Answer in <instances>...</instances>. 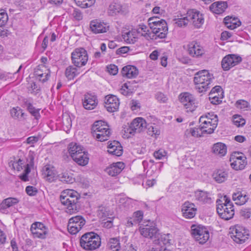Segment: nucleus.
Masks as SVG:
<instances>
[{"mask_svg":"<svg viewBox=\"0 0 251 251\" xmlns=\"http://www.w3.org/2000/svg\"><path fill=\"white\" fill-rule=\"evenodd\" d=\"M214 77L207 70H203L196 73L193 78L195 89L200 93H204L212 86Z\"/></svg>","mask_w":251,"mask_h":251,"instance_id":"obj_1","label":"nucleus"},{"mask_svg":"<svg viewBox=\"0 0 251 251\" xmlns=\"http://www.w3.org/2000/svg\"><path fill=\"white\" fill-rule=\"evenodd\" d=\"M60 198L61 203L67 206V213L72 214L77 211V203L79 196L76 191L71 189L65 190L61 193Z\"/></svg>","mask_w":251,"mask_h":251,"instance_id":"obj_2","label":"nucleus"},{"mask_svg":"<svg viewBox=\"0 0 251 251\" xmlns=\"http://www.w3.org/2000/svg\"><path fill=\"white\" fill-rule=\"evenodd\" d=\"M217 211L221 218L226 220L231 219L234 215L233 205L226 195L217 200Z\"/></svg>","mask_w":251,"mask_h":251,"instance_id":"obj_3","label":"nucleus"},{"mask_svg":"<svg viewBox=\"0 0 251 251\" xmlns=\"http://www.w3.org/2000/svg\"><path fill=\"white\" fill-rule=\"evenodd\" d=\"M201 123L200 129L202 134L212 133L218 125V116L213 113H207L201 116L199 119Z\"/></svg>","mask_w":251,"mask_h":251,"instance_id":"obj_4","label":"nucleus"},{"mask_svg":"<svg viewBox=\"0 0 251 251\" xmlns=\"http://www.w3.org/2000/svg\"><path fill=\"white\" fill-rule=\"evenodd\" d=\"M101 239L99 235L93 232L83 234L80 239V246L87 251H94L100 246Z\"/></svg>","mask_w":251,"mask_h":251,"instance_id":"obj_5","label":"nucleus"},{"mask_svg":"<svg viewBox=\"0 0 251 251\" xmlns=\"http://www.w3.org/2000/svg\"><path fill=\"white\" fill-rule=\"evenodd\" d=\"M92 134L97 140L103 142L108 139L111 132L107 124L100 120L94 123L92 127Z\"/></svg>","mask_w":251,"mask_h":251,"instance_id":"obj_6","label":"nucleus"},{"mask_svg":"<svg viewBox=\"0 0 251 251\" xmlns=\"http://www.w3.org/2000/svg\"><path fill=\"white\" fill-rule=\"evenodd\" d=\"M147 127V123L145 119L141 117L134 119L130 125L124 128V135L128 138L136 133H140Z\"/></svg>","mask_w":251,"mask_h":251,"instance_id":"obj_7","label":"nucleus"},{"mask_svg":"<svg viewBox=\"0 0 251 251\" xmlns=\"http://www.w3.org/2000/svg\"><path fill=\"white\" fill-rule=\"evenodd\" d=\"M178 100L187 112H193L198 106L196 98L190 93H180L178 96Z\"/></svg>","mask_w":251,"mask_h":251,"instance_id":"obj_8","label":"nucleus"},{"mask_svg":"<svg viewBox=\"0 0 251 251\" xmlns=\"http://www.w3.org/2000/svg\"><path fill=\"white\" fill-rule=\"evenodd\" d=\"M191 234L194 238L203 244L209 238V233L206 227L201 225H193L191 227Z\"/></svg>","mask_w":251,"mask_h":251,"instance_id":"obj_9","label":"nucleus"},{"mask_svg":"<svg viewBox=\"0 0 251 251\" xmlns=\"http://www.w3.org/2000/svg\"><path fill=\"white\" fill-rule=\"evenodd\" d=\"M71 55L72 63L77 68L85 66L88 60L87 52L83 48L76 49Z\"/></svg>","mask_w":251,"mask_h":251,"instance_id":"obj_10","label":"nucleus"},{"mask_svg":"<svg viewBox=\"0 0 251 251\" xmlns=\"http://www.w3.org/2000/svg\"><path fill=\"white\" fill-rule=\"evenodd\" d=\"M86 221L81 216H76L70 218L68 224V231L71 234L78 233L85 225Z\"/></svg>","mask_w":251,"mask_h":251,"instance_id":"obj_11","label":"nucleus"},{"mask_svg":"<svg viewBox=\"0 0 251 251\" xmlns=\"http://www.w3.org/2000/svg\"><path fill=\"white\" fill-rule=\"evenodd\" d=\"M248 232L244 227L236 226L230 233V237L234 242L238 244H242L248 239Z\"/></svg>","mask_w":251,"mask_h":251,"instance_id":"obj_12","label":"nucleus"},{"mask_svg":"<svg viewBox=\"0 0 251 251\" xmlns=\"http://www.w3.org/2000/svg\"><path fill=\"white\" fill-rule=\"evenodd\" d=\"M152 33V39H163L166 37L168 28L165 21H162L158 25L151 28Z\"/></svg>","mask_w":251,"mask_h":251,"instance_id":"obj_13","label":"nucleus"},{"mask_svg":"<svg viewBox=\"0 0 251 251\" xmlns=\"http://www.w3.org/2000/svg\"><path fill=\"white\" fill-rule=\"evenodd\" d=\"M242 61L240 56L231 54L225 56L222 61V67L224 71H228L230 68L238 65Z\"/></svg>","mask_w":251,"mask_h":251,"instance_id":"obj_14","label":"nucleus"},{"mask_svg":"<svg viewBox=\"0 0 251 251\" xmlns=\"http://www.w3.org/2000/svg\"><path fill=\"white\" fill-rule=\"evenodd\" d=\"M30 230L35 238L45 239L48 233V228L42 223L35 222L32 224Z\"/></svg>","mask_w":251,"mask_h":251,"instance_id":"obj_15","label":"nucleus"},{"mask_svg":"<svg viewBox=\"0 0 251 251\" xmlns=\"http://www.w3.org/2000/svg\"><path fill=\"white\" fill-rule=\"evenodd\" d=\"M187 13L189 22H192L195 27L199 28L203 24L204 21L203 16L199 11L192 9L188 11Z\"/></svg>","mask_w":251,"mask_h":251,"instance_id":"obj_16","label":"nucleus"},{"mask_svg":"<svg viewBox=\"0 0 251 251\" xmlns=\"http://www.w3.org/2000/svg\"><path fill=\"white\" fill-rule=\"evenodd\" d=\"M89 29L94 34L103 33L109 30V25L100 20H94L90 23Z\"/></svg>","mask_w":251,"mask_h":251,"instance_id":"obj_17","label":"nucleus"},{"mask_svg":"<svg viewBox=\"0 0 251 251\" xmlns=\"http://www.w3.org/2000/svg\"><path fill=\"white\" fill-rule=\"evenodd\" d=\"M105 107L108 112H113L119 109L120 101L115 95H108L105 98Z\"/></svg>","mask_w":251,"mask_h":251,"instance_id":"obj_18","label":"nucleus"},{"mask_svg":"<svg viewBox=\"0 0 251 251\" xmlns=\"http://www.w3.org/2000/svg\"><path fill=\"white\" fill-rule=\"evenodd\" d=\"M187 51L193 57H199L204 53L203 48L196 41H192L187 45Z\"/></svg>","mask_w":251,"mask_h":251,"instance_id":"obj_19","label":"nucleus"},{"mask_svg":"<svg viewBox=\"0 0 251 251\" xmlns=\"http://www.w3.org/2000/svg\"><path fill=\"white\" fill-rule=\"evenodd\" d=\"M197 211L194 203L186 201L182 205L181 212L184 217L188 219L193 218Z\"/></svg>","mask_w":251,"mask_h":251,"instance_id":"obj_20","label":"nucleus"},{"mask_svg":"<svg viewBox=\"0 0 251 251\" xmlns=\"http://www.w3.org/2000/svg\"><path fill=\"white\" fill-rule=\"evenodd\" d=\"M141 234L146 238H156L158 234V229L153 225H146L140 227Z\"/></svg>","mask_w":251,"mask_h":251,"instance_id":"obj_21","label":"nucleus"},{"mask_svg":"<svg viewBox=\"0 0 251 251\" xmlns=\"http://www.w3.org/2000/svg\"><path fill=\"white\" fill-rule=\"evenodd\" d=\"M98 101L96 96L89 93L84 95L83 105L85 109H93L96 107Z\"/></svg>","mask_w":251,"mask_h":251,"instance_id":"obj_22","label":"nucleus"},{"mask_svg":"<svg viewBox=\"0 0 251 251\" xmlns=\"http://www.w3.org/2000/svg\"><path fill=\"white\" fill-rule=\"evenodd\" d=\"M35 75L38 77L40 81L44 82L46 81L50 76V71L46 69L43 65H39L35 69Z\"/></svg>","mask_w":251,"mask_h":251,"instance_id":"obj_23","label":"nucleus"},{"mask_svg":"<svg viewBox=\"0 0 251 251\" xmlns=\"http://www.w3.org/2000/svg\"><path fill=\"white\" fill-rule=\"evenodd\" d=\"M125 167V164L121 162L113 163L107 167L105 171L110 176H115L119 174Z\"/></svg>","mask_w":251,"mask_h":251,"instance_id":"obj_24","label":"nucleus"},{"mask_svg":"<svg viewBox=\"0 0 251 251\" xmlns=\"http://www.w3.org/2000/svg\"><path fill=\"white\" fill-rule=\"evenodd\" d=\"M195 199L202 203H211L212 199L210 194L204 191L197 190L195 192Z\"/></svg>","mask_w":251,"mask_h":251,"instance_id":"obj_25","label":"nucleus"},{"mask_svg":"<svg viewBox=\"0 0 251 251\" xmlns=\"http://www.w3.org/2000/svg\"><path fill=\"white\" fill-rule=\"evenodd\" d=\"M121 73L124 77L132 78L138 75V70L134 66L127 65L122 68Z\"/></svg>","mask_w":251,"mask_h":251,"instance_id":"obj_26","label":"nucleus"},{"mask_svg":"<svg viewBox=\"0 0 251 251\" xmlns=\"http://www.w3.org/2000/svg\"><path fill=\"white\" fill-rule=\"evenodd\" d=\"M143 212L141 210H138L134 212L132 217L127 218L126 225L127 226H132L134 225L139 224L143 218Z\"/></svg>","mask_w":251,"mask_h":251,"instance_id":"obj_27","label":"nucleus"},{"mask_svg":"<svg viewBox=\"0 0 251 251\" xmlns=\"http://www.w3.org/2000/svg\"><path fill=\"white\" fill-rule=\"evenodd\" d=\"M227 7V4L225 1H217L213 3L209 7L211 11L216 14L223 13Z\"/></svg>","mask_w":251,"mask_h":251,"instance_id":"obj_28","label":"nucleus"},{"mask_svg":"<svg viewBox=\"0 0 251 251\" xmlns=\"http://www.w3.org/2000/svg\"><path fill=\"white\" fill-rule=\"evenodd\" d=\"M108 148V152L110 154L119 156L123 153L122 147L121 146L120 143L117 141H114L113 142L109 143Z\"/></svg>","mask_w":251,"mask_h":251,"instance_id":"obj_29","label":"nucleus"},{"mask_svg":"<svg viewBox=\"0 0 251 251\" xmlns=\"http://www.w3.org/2000/svg\"><path fill=\"white\" fill-rule=\"evenodd\" d=\"M122 36L124 41L128 44H134L138 40L137 31L134 29L124 32Z\"/></svg>","mask_w":251,"mask_h":251,"instance_id":"obj_30","label":"nucleus"},{"mask_svg":"<svg viewBox=\"0 0 251 251\" xmlns=\"http://www.w3.org/2000/svg\"><path fill=\"white\" fill-rule=\"evenodd\" d=\"M20 202L17 198L9 197L4 199L0 204V210H4L10 207L13 206Z\"/></svg>","mask_w":251,"mask_h":251,"instance_id":"obj_31","label":"nucleus"},{"mask_svg":"<svg viewBox=\"0 0 251 251\" xmlns=\"http://www.w3.org/2000/svg\"><path fill=\"white\" fill-rule=\"evenodd\" d=\"M73 159L76 163L81 166H85L89 162L88 154L83 150L76 155H74Z\"/></svg>","mask_w":251,"mask_h":251,"instance_id":"obj_32","label":"nucleus"},{"mask_svg":"<svg viewBox=\"0 0 251 251\" xmlns=\"http://www.w3.org/2000/svg\"><path fill=\"white\" fill-rule=\"evenodd\" d=\"M43 175L46 180L52 182L54 180L56 174L53 167L47 165L43 169Z\"/></svg>","mask_w":251,"mask_h":251,"instance_id":"obj_33","label":"nucleus"},{"mask_svg":"<svg viewBox=\"0 0 251 251\" xmlns=\"http://www.w3.org/2000/svg\"><path fill=\"white\" fill-rule=\"evenodd\" d=\"M217 90L219 91V92H220V94H218V95L220 96V97H209V100L211 101V103L213 104H220L222 101V99L224 98V91L220 86H216L213 88V92H215Z\"/></svg>","mask_w":251,"mask_h":251,"instance_id":"obj_34","label":"nucleus"},{"mask_svg":"<svg viewBox=\"0 0 251 251\" xmlns=\"http://www.w3.org/2000/svg\"><path fill=\"white\" fill-rule=\"evenodd\" d=\"M124 12L122 6L119 3L113 2L109 6L108 13L110 16H114L118 14H123Z\"/></svg>","mask_w":251,"mask_h":251,"instance_id":"obj_35","label":"nucleus"},{"mask_svg":"<svg viewBox=\"0 0 251 251\" xmlns=\"http://www.w3.org/2000/svg\"><path fill=\"white\" fill-rule=\"evenodd\" d=\"M212 151L215 154L220 156H223L226 153V146L224 143L221 142L217 143L213 145Z\"/></svg>","mask_w":251,"mask_h":251,"instance_id":"obj_36","label":"nucleus"},{"mask_svg":"<svg viewBox=\"0 0 251 251\" xmlns=\"http://www.w3.org/2000/svg\"><path fill=\"white\" fill-rule=\"evenodd\" d=\"M79 74V69L74 67L73 66H70L68 67L65 70V75L68 80L73 79Z\"/></svg>","mask_w":251,"mask_h":251,"instance_id":"obj_37","label":"nucleus"},{"mask_svg":"<svg viewBox=\"0 0 251 251\" xmlns=\"http://www.w3.org/2000/svg\"><path fill=\"white\" fill-rule=\"evenodd\" d=\"M83 150V147L76 143L72 142L69 144L68 146V151L72 158L74 157V155H76Z\"/></svg>","mask_w":251,"mask_h":251,"instance_id":"obj_38","label":"nucleus"},{"mask_svg":"<svg viewBox=\"0 0 251 251\" xmlns=\"http://www.w3.org/2000/svg\"><path fill=\"white\" fill-rule=\"evenodd\" d=\"M110 251H120L121 246L119 237L111 238L109 239L108 245Z\"/></svg>","mask_w":251,"mask_h":251,"instance_id":"obj_39","label":"nucleus"},{"mask_svg":"<svg viewBox=\"0 0 251 251\" xmlns=\"http://www.w3.org/2000/svg\"><path fill=\"white\" fill-rule=\"evenodd\" d=\"M131 199L127 197H118L117 201L121 208H128L131 204Z\"/></svg>","mask_w":251,"mask_h":251,"instance_id":"obj_40","label":"nucleus"},{"mask_svg":"<svg viewBox=\"0 0 251 251\" xmlns=\"http://www.w3.org/2000/svg\"><path fill=\"white\" fill-rule=\"evenodd\" d=\"M227 177V174L222 170H218L213 174L214 179L218 183L223 182L226 179Z\"/></svg>","mask_w":251,"mask_h":251,"instance_id":"obj_41","label":"nucleus"},{"mask_svg":"<svg viewBox=\"0 0 251 251\" xmlns=\"http://www.w3.org/2000/svg\"><path fill=\"white\" fill-rule=\"evenodd\" d=\"M230 162L232 168L236 170L244 169L247 164V161L241 160H234L230 161Z\"/></svg>","mask_w":251,"mask_h":251,"instance_id":"obj_42","label":"nucleus"},{"mask_svg":"<svg viewBox=\"0 0 251 251\" xmlns=\"http://www.w3.org/2000/svg\"><path fill=\"white\" fill-rule=\"evenodd\" d=\"M58 177L60 181L67 183H73L75 181V179L72 175L67 172L60 174L58 175Z\"/></svg>","mask_w":251,"mask_h":251,"instance_id":"obj_43","label":"nucleus"},{"mask_svg":"<svg viewBox=\"0 0 251 251\" xmlns=\"http://www.w3.org/2000/svg\"><path fill=\"white\" fill-rule=\"evenodd\" d=\"M76 4L83 8L90 7L93 6L96 0H75Z\"/></svg>","mask_w":251,"mask_h":251,"instance_id":"obj_44","label":"nucleus"},{"mask_svg":"<svg viewBox=\"0 0 251 251\" xmlns=\"http://www.w3.org/2000/svg\"><path fill=\"white\" fill-rule=\"evenodd\" d=\"M11 116L14 119H18L22 117L24 113L19 107H13L10 111Z\"/></svg>","mask_w":251,"mask_h":251,"instance_id":"obj_45","label":"nucleus"},{"mask_svg":"<svg viewBox=\"0 0 251 251\" xmlns=\"http://www.w3.org/2000/svg\"><path fill=\"white\" fill-rule=\"evenodd\" d=\"M172 236L170 234H163L161 236V237L158 239V241L159 244L162 243L164 245H170Z\"/></svg>","mask_w":251,"mask_h":251,"instance_id":"obj_46","label":"nucleus"},{"mask_svg":"<svg viewBox=\"0 0 251 251\" xmlns=\"http://www.w3.org/2000/svg\"><path fill=\"white\" fill-rule=\"evenodd\" d=\"M8 17L4 9H0V27L4 25L7 22Z\"/></svg>","mask_w":251,"mask_h":251,"instance_id":"obj_47","label":"nucleus"},{"mask_svg":"<svg viewBox=\"0 0 251 251\" xmlns=\"http://www.w3.org/2000/svg\"><path fill=\"white\" fill-rule=\"evenodd\" d=\"M234 160H241L244 161H247V158L245 155L242 152H235L231 156L230 161Z\"/></svg>","mask_w":251,"mask_h":251,"instance_id":"obj_48","label":"nucleus"},{"mask_svg":"<svg viewBox=\"0 0 251 251\" xmlns=\"http://www.w3.org/2000/svg\"><path fill=\"white\" fill-rule=\"evenodd\" d=\"M27 109L28 111L36 119H38L40 117L39 109H36L31 104L28 105Z\"/></svg>","mask_w":251,"mask_h":251,"instance_id":"obj_49","label":"nucleus"},{"mask_svg":"<svg viewBox=\"0 0 251 251\" xmlns=\"http://www.w3.org/2000/svg\"><path fill=\"white\" fill-rule=\"evenodd\" d=\"M27 165L28 164L27 163L25 164L23 160L19 159L18 161L14 164V167L16 168L18 171H21L24 168L25 169V167H27Z\"/></svg>","mask_w":251,"mask_h":251,"instance_id":"obj_50","label":"nucleus"},{"mask_svg":"<svg viewBox=\"0 0 251 251\" xmlns=\"http://www.w3.org/2000/svg\"><path fill=\"white\" fill-rule=\"evenodd\" d=\"M162 21L165 20L163 19H160V18L157 17L150 18L148 20V23L150 28L153 27L154 26L156 25H158Z\"/></svg>","mask_w":251,"mask_h":251,"instance_id":"obj_51","label":"nucleus"},{"mask_svg":"<svg viewBox=\"0 0 251 251\" xmlns=\"http://www.w3.org/2000/svg\"><path fill=\"white\" fill-rule=\"evenodd\" d=\"M189 22V19L187 18V15L186 16L181 18H179L176 20V24L178 26L182 27L183 26H186L187 25Z\"/></svg>","mask_w":251,"mask_h":251,"instance_id":"obj_52","label":"nucleus"},{"mask_svg":"<svg viewBox=\"0 0 251 251\" xmlns=\"http://www.w3.org/2000/svg\"><path fill=\"white\" fill-rule=\"evenodd\" d=\"M233 122L234 125L238 127L243 126L245 124V120L241 118L240 116L234 117Z\"/></svg>","mask_w":251,"mask_h":251,"instance_id":"obj_53","label":"nucleus"},{"mask_svg":"<svg viewBox=\"0 0 251 251\" xmlns=\"http://www.w3.org/2000/svg\"><path fill=\"white\" fill-rule=\"evenodd\" d=\"M249 105V104L248 102L243 100H238L235 103L236 107L240 109H245L247 108Z\"/></svg>","mask_w":251,"mask_h":251,"instance_id":"obj_54","label":"nucleus"},{"mask_svg":"<svg viewBox=\"0 0 251 251\" xmlns=\"http://www.w3.org/2000/svg\"><path fill=\"white\" fill-rule=\"evenodd\" d=\"M148 133L149 135L152 136L153 135H158L160 134V132L159 129L156 127L153 126H150L148 128Z\"/></svg>","mask_w":251,"mask_h":251,"instance_id":"obj_55","label":"nucleus"},{"mask_svg":"<svg viewBox=\"0 0 251 251\" xmlns=\"http://www.w3.org/2000/svg\"><path fill=\"white\" fill-rule=\"evenodd\" d=\"M98 215L101 219L104 218L108 216V213L106 208L104 207H100L98 211Z\"/></svg>","mask_w":251,"mask_h":251,"instance_id":"obj_56","label":"nucleus"},{"mask_svg":"<svg viewBox=\"0 0 251 251\" xmlns=\"http://www.w3.org/2000/svg\"><path fill=\"white\" fill-rule=\"evenodd\" d=\"M26 166L27 167L25 169L24 173L20 176L21 179L24 181H27L28 180L27 175L30 172L29 165H27Z\"/></svg>","mask_w":251,"mask_h":251,"instance_id":"obj_57","label":"nucleus"},{"mask_svg":"<svg viewBox=\"0 0 251 251\" xmlns=\"http://www.w3.org/2000/svg\"><path fill=\"white\" fill-rule=\"evenodd\" d=\"M187 131H188V130ZM189 132L191 133V135L194 137H201L203 134H202L201 131L200 127L199 128H191Z\"/></svg>","mask_w":251,"mask_h":251,"instance_id":"obj_58","label":"nucleus"},{"mask_svg":"<svg viewBox=\"0 0 251 251\" xmlns=\"http://www.w3.org/2000/svg\"><path fill=\"white\" fill-rule=\"evenodd\" d=\"M107 71L111 75H115L118 72V67L114 64H110L107 67Z\"/></svg>","mask_w":251,"mask_h":251,"instance_id":"obj_59","label":"nucleus"},{"mask_svg":"<svg viewBox=\"0 0 251 251\" xmlns=\"http://www.w3.org/2000/svg\"><path fill=\"white\" fill-rule=\"evenodd\" d=\"M25 191L29 196H35L37 193V189L30 186H28L26 187Z\"/></svg>","mask_w":251,"mask_h":251,"instance_id":"obj_60","label":"nucleus"},{"mask_svg":"<svg viewBox=\"0 0 251 251\" xmlns=\"http://www.w3.org/2000/svg\"><path fill=\"white\" fill-rule=\"evenodd\" d=\"M166 155V152L162 150H159L154 152L153 155L154 157L157 159H161L162 157L165 156Z\"/></svg>","mask_w":251,"mask_h":251,"instance_id":"obj_61","label":"nucleus"},{"mask_svg":"<svg viewBox=\"0 0 251 251\" xmlns=\"http://www.w3.org/2000/svg\"><path fill=\"white\" fill-rule=\"evenodd\" d=\"M155 97L158 101L162 102H165L168 100L167 97L164 94L160 92L157 93Z\"/></svg>","mask_w":251,"mask_h":251,"instance_id":"obj_62","label":"nucleus"},{"mask_svg":"<svg viewBox=\"0 0 251 251\" xmlns=\"http://www.w3.org/2000/svg\"><path fill=\"white\" fill-rule=\"evenodd\" d=\"M130 107L133 111L139 109L140 107L139 102L136 100H132L130 103Z\"/></svg>","mask_w":251,"mask_h":251,"instance_id":"obj_63","label":"nucleus"},{"mask_svg":"<svg viewBox=\"0 0 251 251\" xmlns=\"http://www.w3.org/2000/svg\"><path fill=\"white\" fill-rule=\"evenodd\" d=\"M240 199V200L238 201V202H235V203L238 205H243L247 201L248 197L246 195L243 194L242 196H241Z\"/></svg>","mask_w":251,"mask_h":251,"instance_id":"obj_64","label":"nucleus"}]
</instances>
